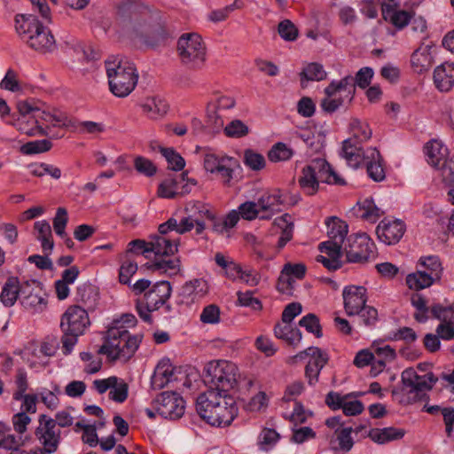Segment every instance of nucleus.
Here are the masks:
<instances>
[{
    "instance_id": "obj_56",
    "label": "nucleus",
    "mask_w": 454,
    "mask_h": 454,
    "mask_svg": "<svg viewBox=\"0 0 454 454\" xmlns=\"http://www.w3.org/2000/svg\"><path fill=\"white\" fill-rule=\"evenodd\" d=\"M232 163H235L233 158L223 157L222 160V165L215 172L220 176L222 182L225 186H230L233 178L234 169L232 168Z\"/></svg>"
},
{
    "instance_id": "obj_2",
    "label": "nucleus",
    "mask_w": 454,
    "mask_h": 454,
    "mask_svg": "<svg viewBox=\"0 0 454 454\" xmlns=\"http://www.w3.org/2000/svg\"><path fill=\"white\" fill-rule=\"evenodd\" d=\"M373 70L371 67H362L356 77L346 75L340 80H333L325 89V98L321 100V108L333 114L340 107L350 104L356 94V86L361 89L367 88L373 77Z\"/></svg>"
},
{
    "instance_id": "obj_20",
    "label": "nucleus",
    "mask_w": 454,
    "mask_h": 454,
    "mask_svg": "<svg viewBox=\"0 0 454 454\" xmlns=\"http://www.w3.org/2000/svg\"><path fill=\"white\" fill-rule=\"evenodd\" d=\"M402 382L404 387L409 388L408 393L414 395L411 397L412 402L420 399L427 390H430L436 382L433 374L419 376L412 369L404 370L402 372Z\"/></svg>"
},
{
    "instance_id": "obj_47",
    "label": "nucleus",
    "mask_w": 454,
    "mask_h": 454,
    "mask_svg": "<svg viewBox=\"0 0 454 454\" xmlns=\"http://www.w3.org/2000/svg\"><path fill=\"white\" fill-rule=\"evenodd\" d=\"M244 3L241 0H235L231 4L226 5L223 8L213 10L208 13V20L217 23L225 20L229 15L235 10L241 9Z\"/></svg>"
},
{
    "instance_id": "obj_35",
    "label": "nucleus",
    "mask_w": 454,
    "mask_h": 454,
    "mask_svg": "<svg viewBox=\"0 0 454 454\" xmlns=\"http://www.w3.org/2000/svg\"><path fill=\"white\" fill-rule=\"evenodd\" d=\"M411 67L417 73L427 71L433 65L431 47L429 45L418 48L411 57Z\"/></svg>"
},
{
    "instance_id": "obj_13",
    "label": "nucleus",
    "mask_w": 454,
    "mask_h": 454,
    "mask_svg": "<svg viewBox=\"0 0 454 454\" xmlns=\"http://www.w3.org/2000/svg\"><path fill=\"white\" fill-rule=\"evenodd\" d=\"M171 294L172 287L168 281H159L153 285L142 297L136 301V310L140 318L148 324H152L151 313L165 305Z\"/></svg>"
},
{
    "instance_id": "obj_51",
    "label": "nucleus",
    "mask_w": 454,
    "mask_h": 454,
    "mask_svg": "<svg viewBox=\"0 0 454 454\" xmlns=\"http://www.w3.org/2000/svg\"><path fill=\"white\" fill-rule=\"evenodd\" d=\"M430 313L434 318L438 319L441 323H454V307L436 303L431 306Z\"/></svg>"
},
{
    "instance_id": "obj_10",
    "label": "nucleus",
    "mask_w": 454,
    "mask_h": 454,
    "mask_svg": "<svg viewBox=\"0 0 454 454\" xmlns=\"http://www.w3.org/2000/svg\"><path fill=\"white\" fill-rule=\"evenodd\" d=\"M351 137L342 143V156L352 168H358L364 160V144L372 137V131L366 122L353 119L350 122Z\"/></svg>"
},
{
    "instance_id": "obj_39",
    "label": "nucleus",
    "mask_w": 454,
    "mask_h": 454,
    "mask_svg": "<svg viewBox=\"0 0 454 454\" xmlns=\"http://www.w3.org/2000/svg\"><path fill=\"white\" fill-rule=\"evenodd\" d=\"M20 286L18 278L10 277L3 286L0 301L5 307H12L20 295Z\"/></svg>"
},
{
    "instance_id": "obj_49",
    "label": "nucleus",
    "mask_w": 454,
    "mask_h": 454,
    "mask_svg": "<svg viewBox=\"0 0 454 454\" xmlns=\"http://www.w3.org/2000/svg\"><path fill=\"white\" fill-rule=\"evenodd\" d=\"M235 211L239 215V220L241 217L247 221H252L258 217L260 218V213L262 212L259 207L258 201H246L240 204L238 207V210Z\"/></svg>"
},
{
    "instance_id": "obj_16",
    "label": "nucleus",
    "mask_w": 454,
    "mask_h": 454,
    "mask_svg": "<svg viewBox=\"0 0 454 454\" xmlns=\"http://www.w3.org/2000/svg\"><path fill=\"white\" fill-rule=\"evenodd\" d=\"M347 262L364 263L375 256V244L366 233L351 234L343 246Z\"/></svg>"
},
{
    "instance_id": "obj_42",
    "label": "nucleus",
    "mask_w": 454,
    "mask_h": 454,
    "mask_svg": "<svg viewBox=\"0 0 454 454\" xmlns=\"http://www.w3.org/2000/svg\"><path fill=\"white\" fill-rule=\"evenodd\" d=\"M306 267L302 263H286L285 264L281 275L279 277V284L286 282L288 285L292 284L293 278L301 279L305 276Z\"/></svg>"
},
{
    "instance_id": "obj_64",
    "label": "nucleus",
    "mask_w": 454,
    "mask_h": 454,
    "mask_svg": "<svg viewBox=\"0 0 454 454\" xmlns=\"http://www.w3.org/2000/svg\"><path fill=\"white\" fill-rule=\"evenodd\" d=\"M178 181L175 178L164 180L159 186L158 193L162 198L172 199L178 193Z\"/></svg>"
},
{
    "instance_id": "obj_5",
    "label": "nucleus",
    "mask_w": 454,
    "mask_h": 454,
    "mask_svg": "<svg viewBox=\"0 0 454 454\" xmlns=\"http://www.w3.org/2000/svg\"><path fill=\"white\" fill-rule=\"evenodd\" d=\"M15 29L21 40L35 51L46 53L56 48L55 38L51 30L32 14H17Z\"/></svg>"
},
{
    "instance_id": "obj_46",
    "label": "nucleus",
    "mask_w": 454,
    "mask_h": 454,
    "mask_svg": "<svg viewBox=\"0 0 454 454\" xmlns=\"http://www.w3.org/2000/svg\"><path fill=\"white\" fill-rule=\"evenodd\" d=\"M294 152L282 142L276 143L269 151L268 158L271 162L286 161L290 160Z\"/></svg>"
},
{
    "instance_id": "obj_3",
    "label": "nucleus",
    "mask_w": 454,
    "mask_h": 454,
    "mask_svg": "<svg viewBox=\"0 0 454 454\" xmlns=\"http://www.w3.org/2000/svg\"><path fill=\"white\" fill-rule=\"evenodd\" d=\"M196 410L202 419L215 427L229 426L238 414L234 398L215 389H208L198 396Z\"/></svg>"
},
{
    "instance_id": "obj_22",
    "label": "nucleus",
    "mask_w": 454,
    "mask_h": 454,
    "mask_svg": "<svg viewBox=\"0 0 454 454\" xmlns=\"http://www.w3.org/2000/svg\"><path fill=\"white\" fill-rule=\"evenodd\" d=\"M161 224L159 226V234L151 238L150 249L155 254V258L161 256H171L178 250L179 239H173L168 234L175 230L160 231Z\"/></svg>"
},
{
    "instance_id": "obj_17",
    "label": "nucleus",
    "mask_w": 454,
    "mask_h": 454,
    "mask_svg": "<svg viewBox=\"0 0 454 454\" xmlns=\"http://www.w3.org/2000/svg\"><path fill=\"white\" fill-rule=\"evenodd\" d=\"M35 435L42 445L41 448H37L39 453L52 454L58 450L61 440V431L56 427V422L53 419L45 414H41Z\"/></svg>"
},
{
    "instance_id": "obj_27",
    "label": "nucleus",
    "mask_w": 454,
    "mask_h": 454,
    "mask_svg": "<svg viewBox=\"0 0 454 454\" xmlns=\"http://www.w3.org/2000/svg\"><path fill=\"white\" fill-rule=\"evenodd\" d=\"M366 165L367 174L374 182H381L386 177L382 157L375 147L366 149L364 160L362 161Z\"/></svg>"
},
{
    "instance_id": "obj_43",
    "label": "nucleus",
    "mask_w": 454,
    "mask_h": 454,
    "mask_svg": "<svg viewBox=\"0 0 454 454\" xmlns=\"http://www.w3.org/2000/svg\"><path fill=\"white\" fill-rule=\"evenodd\" d=\"M288 215H284L275 220V223L281 228V232L277 243V248L281 250L293 239L294 223H288Z\"/></svg>"
},
{
    "instance_id": "obj_44",
    "label": "nucleus",
    "mask_w": 454,
    "mask_h": 454,
    "mask_svg": "<svg viewBox=\"0 0 454 454\" xmlns=\"http://www.w3.org/2000/svg\"><path fill=\"white\" fill-rule=\"evenodd\" d=\"M411 305L416 309L414 318L419 323H426L428 319V313L430 308L427 306V301L424 296L419 294H413L411 297Z\"/></svg>"
},
{
    "instance_id": "obj_45",
    "label": "nucleus",
    "mask_w": 454,
    "mask_h": 454,
    "mask_svg": "<svg viewBox=\"0 0 454 454\" xmlns=\"http://www.w3.org/2000/svg\"><path fill=\"white\" fill-rule=\"evenodd\" d=\"M434 282L435 281L432 279V278L427 276V273H422L418 270L409 274L406 277V284L409 288L416 291L427 288L431 286Z\"/></svg>"
},
{
    "instance_id": "obj_15",
    "label": "nucleus",
    "mask_w": 454,
    "mask_h": 454,
    "mask_svg": "<svg viewBox=\"0 0 454 454\" xmlns=\"http://www.w3.org/2000/svg\"><path fill=\"white\" fill-rule=\"evenodd\" d=\"M13 429L19 435L12 433L10 426L0 421V449L17 450L25 443L22 434L31 423V418L24 411L14 414L12 418Z\"/></svg>"
},
{
    "instance_id": "obj_52",
    "label": "nucleus",
    "mask_w": 454,
    "mask_h": 454,
    "mask_svg": "<svg viewBox=\"0 0 454 454\" xmlns=\"http://www.w3.org/2000/svg\"><path fill=\"white\" fill-rule=\"evenodd\" d=\"M299 325L304 327L307 332L313 333L317 338L323 336L319 318L313 313H309L299 321Z\"/></svg>"
},
{
    "instance_id": "obj_58",
    "label": "nucleus",
    "mask_w": 454,
    "mask_h": 454,
    "mask_svg": "<svg viewBox=\"0 0 454 454\" xmlns=\"http://www.w3.org/2000/svg\"><path fill=\"white\" fill-rule=\"evenodd\" d=\"M221 311L220 308L215 304L206 306L200 316V319L203 324L215 325L220 322Z\"/></svg>"
},
{
    "instance_id": "obj_6",
    "label": "nucleus",
    "mask_w": 454,
    "mask_h": 454,
    "mask_svg": "<svg viewBox=\"0 0 454 454\" xmlns=\"http://www.w3.org/2000/svg\"><path fill=\"white\" fill-rule=\"evenodd\" d=\"M141 342L139 335H131L126 326L117 323L106 331L104 344L98 352L111 360L128 361L137 351Z\"/></svg>"
},
{
    "instance_id": "obj_21",
    "label": "nucleus",
    "mask_w": 454,
    "mask_h": 454,
    "mask_svg": "<svg viewBox=\"0 0 454 454\" xmlns=\"http://www.w3.org/2000/svg\"><path fill=\"white\" fill-rule=\"evenodd\" d=\"M22 306L32 312H42L46 309L47 301L42 295L40 283L36 280L25 281L20 286Z\"/></svg>"
},
{
    "instance_id": "obj_33",
    "label": "nucleus",
    "mask_w": 454,
    "mask_h": 454,
    "mask_svg": "<svg viewBox=\"0 0 454 454\" xmlns=\"http://www.w3.org/2000/svg\"><path fill=\"white\" fill-rule=\"evenodd\" d=\"M274 334L278 339L286 341L288 345L296 347L301 340V333L298 328L293 327L292 323L280 321L274 326Z\"/></svg>"
},
{
    "instance_id": "obj_12",
    "label": "nucleus",
    "mask_w": 454,
    "mask_h": 454,
    "mask_svg": "<svg viewBox=\"0 0 454 454\" xmlns=\"http://www.w3.org/2000/svg\"><path fill=\"white\" fill-rule=\"evenodd\" d=\"M239 369L235 364L227 360H213L206 366V381L209 389L228 393L238 383Z\"/></svg>"
},
{
    "instance_id": "obj_9",
    "label": "nucleus",
    "mask_w": 454,
    "mask_h": 454,
    "mask_svg": "<svg viewBox=\"0 0 454 454\" xmlns=\"http://www.w3.org/2000/svg\"><path fill=\"white\" fill-rule=\"evenodd\" d=\"M90 324L88 312L82 307L74 305L66 310L60 322V328L63 333L61 343L64 355L71 354L77 343L78 337L84 333Z\"/></svg>"
},
{
    "instance_id": "obj_30",
    "label": "nucleus",
    "mask_w": 454,
    "mask_h": 454,
    "mask_svg": "<svg viewBox=\"0 0 454 454\" xmlns=\"http://www.w3.org/2000/svg\"><path fill=\"white\" fill-rule=\"evenodd\" d=\"M174 367L168 358L161 359L156 365L151 379V385L153 389L165 387L173 379Z\"/></svg>"
},
{
    "instance_id": "obj_26",
    "label": "nucleus",
    "mask_w": 454,
    "mask_h": 454,
    "mask_svg": "<svg viewBox=\"0 0 454 454\" xmlns=\"http://www.w3.org/2000/svg\"><path fill=\"white\" fill-rule=\"evenodd\" d=\"M381 14L387 22L399 30L404 28L412 19L411 12L399 10L395 3H383L381 4Z\"/></svg>"
},
{
    "instance_id": "obj_60",
    "label": "nucleus",
    "mask_w": 454,
    "mask_h": 454,
    "mask_svg": "<svg viewBox=\"0 0 454 454\" xmlns=\"http://www.w3.org/2000/svg\"><path fill=\"white\" fill-rule=\"evenodd\" d=\"M279 439V434L270 428H265L259 436L260 449L268 451Z\"/></svg>"
},
{
    "instance_id": "obj_23",
    "label": "nucleus",
    "mask_w": 454,
    "mask_h": 454,
    "mask_svg": "<svg viewBox=\"0 0 454 454\" xmlns=\"http://www.w3.org/2000/svg\"><path fill=\"white\" fill-rule=\"evenodd\" d=\"M344 309L348 316H356L367 301L366 288L358 286H346L342 292Z\"/></svg>"
},
{
    "instance_id": "obj_14",
    "label": "nucleus",
    "mask_w": 454,
    "mask_h": 454,
    "mask_svg": "<svg viewBox=\"0 0 454 454\" xmlns=\"http://www.w3.org/2000/svg\"><path fill=\"white\" fill-rule=\"evenodd\" d=\"M177 52L183 65L190 69H201L206 62V46L200 35H182L177 42Z\"/></svg>"
},
{
    "instance_id": "obj_40",
    "label": "nucleus",
    "mask_w": 454,
    "mask_h": 454,
    "mask_svg": "<svg viewBox=\"0 0 454 454\" xmlns=\"http://www.w3.org/2000/svg\"><path fill=\"white\" fill-rule=\"evenodd\" d=\"M141 107L143 112L151 119L163 116L168 109L166 101L157 97L147 98L141 105Z\"/></svg>"
},
{
    "instance_id": "obj_4",
    "label": "nucleus",
    "mask_w": 454,
    "mask_h": 454,
    "mask_svg": "<svg viewBox=\"0 0 454 454\" xmlns=\"http://www.w3.org/2000/svg\"><path fill=\"white\" fill-rule=\"evenodd\" d=\"M17 108L22 117H27V121L33 124L31 128H27V125L20 123V129L28 136H50L51 126L66 125L65 115L45 111L43 109V104L34 99L19 101Z\"/></svg>"
},
{
    "instance_id": "obj_11",
    "label": "nucleus",
    "mask_w": 454,
    "mask_h": 454,
    "mask_svg": "<svg viewBox=\"0 0 454 454\" xmlns=\"http://www.w3.org/2000/svg\"><path fill=\"white\" fill-rule=\"evenodd\" d=\"M117 23L124 34L139 35L146 26L147 12L137 0H121L117 5Z\"/></svg>"
},
{
    "instance_id": "obj_25",
    "label": "nucleus",
    "mask_w": 454,
    "mask_h": 454,
    "mask_svg": "<svg viewBox=\"0 0 454 454\" xmlns=\"http://www.w3.org/2000/svg\"><path fill=\"white\" fill-rule=\"evenodd\" d=\"M424 153L427 163L439 170L449 160V150L440 139L433 138L426 143Z\"/></svg>"
},
{
    "instance_id": "obj_59",
    "label": "nucleus",
    "mask_w": 454,
    "mask_h": 454,
    "mask_svg": "<svg viewBox=\"0 0 454 454\" xmlns=\"http://www.w3.org/2000/svg\"><path fill=\"white\" fill-rule=\"evenodd\" d=\"M128 394V384L118 378L117 383H115L114 387H111L109 398L116 403H121L126 401Z\"/></svg>"
},
{
    "instance_id": "obj_61",
    "label": "nucleus",
    "mask_w": 454,
    "mask_h": 454,
    "mask_svg": "<svg viewBox=\"0 0 454 454\" xmlns=\"http://www.w3.org/2000/svg\"><path fill=\"white\" fill-rule=\"evenodd\" d=\"M68 215L67 209L65 207H59L52 221L54 231L58 236H65Z\"/></svg>"
},
{
    "instance_id": "obj_57",
    "label": "nucleus",
    "mask_w": 454,
    "mask_h": 454,
    "mask_svg": "<svg viewBox=\"0 0 454 454\" xmlns=\"http://www.w3.org/2000/svg\"><path fill=\"white\" fill-rule=\"evenodd\" d=\"M278 32L282 39L288 42H294L298 37V28L289 20H284L278 26Z\"/></svg>"
},
{
    "instance_id": "obj_54",
    "label": "nucleus",
    "mask_w": 454,
    "mask_h": 454,
    "mask_svg": "<svg viewBox=\"0 0 454 454\" xmlns=\"http://www.w3.org/2000/svg\"><path fill=\"white\" fill-rule=\"evenodd\" d=\"M301 78L307 81H322L326 78V72L322 65L318 63H310L304 67L301 73Z\"/></svg>"
},
{
    "instance_id": "obj_24",
    "label": "nucleus",
    "mask_w": 454,
    "mask_h": 454,
    "mask_svg": "<svg viewBox=\"0 0 454 454\" xmlns=\"http://www.w3.org/2000/svg\"><path fill=\"white\" fill-rule=\"evenodd\" d=\"M405 225L401 220H382L377 226V235L387 245L396 244L403 236Z\"/></svg>"
},
{
    "instance_id": "obj_19",
    "label": "nucleus",
    "mask_w": 454,
    "mask_h": 454,
    "mask_svg": "<svg viewBox=\"0 0 454 454\" xmlns=\"http://www.w3.org/2000/svg\"><path fill=\"white\" fill-rule=\"evenodd\" d=\"M157 412L163 418L171 420L180 419L185 409V402L176 392H163L154 401Z\"/></svg>"
},
{
    "instance_id": "obj_1",
    "label": "nucleus",
    "mask_w": 454,
    "mask_h": 454,
    "mask_svg": "<svg viewBox=\"0 0 454 454\" xmlns=\"http://www.w3.org/2000/svg\"><path fill=\"white\" fill-rule=\"evenodd\" d=\"M191 214L183 217L179 222L176 218H169L167 222L161 223L160 231L163 233L167 230H175L176 234H184L195 227L197 235L203 233L206 224L205 219L212 222V230L217 234L231 237V230L239 223V215L235 210L229 212L223 218H216L207 207L200 202L191 205L186 207Z\"/></svg>"
},
{
    "instance_id": "obj_28",
    "label": "nucleus",
    "mask_w": 454,
    "mask_h": 454,
    "mask_svg": "<svg viewBox=\"0 0 454 454\" xmlns=\"http://www.w3.org/2000/svg\"><path fill=\"white\" fill-rule=\"evenodd\" d=\"M284 203L282 193L276 190L271 192H266L258 199V205L262 211L260 219L268 220L273 215L281 210L280 206Z\"/></svg>"
},
{
    "instance_id": "obj_8",
    "label": "nucleus",
    "mask_w": 454,
    "mask_h": 454,
    "mask_svg": "<svg viewBox=\"0 0 454 454\" xmlns=\"http://www.w3.org/2000/svg\"><path fill=\"white\" fill-rule=\"evenodd\" d=\"M320 182L336 185L346 184L345 180L325 159L317 158L301 169L298 183L305 194L312 196L318 191Z\"/></svg>"
},
{
    "instance_id": "obj_38",
    "label": "nucleus",
    "mask_w": 454,
    "mask_h": 454,
    "mask_svg": "<svg viewBox=\"0 0 454 454\" xmlns=\"http://www.w3.org/2000/svg\"><path fill=\"white\" fill-rule=\"evenodd\" d=\"M404 435V430L395 427L372 428L369 431L368 436L379 444L399 440Z\"/></svg>"
},
{
    "instance_id": "obj_31",
    "label": "nucleus",
    "mask_w": 454,
    "mask_h": 454,
    "mask_svg": "<svg viewBox=\"0 0 454 454\" xmlns=\"http://www.w3.org/2000/svg\"><path fill=\"white\" fill-rule=\"evenodd\" d=\"M353 212L357 217L371 223H376L384 214V211L375 205L372 198L359 200L353 207Z\"/></svg>"
},
{
    "instance_id": "obj_53",
    "label": "nucleus",
    "mask_w": 454,
    "mask_h": 454,
    "mask_svg": "<svg viewBox=\"0 0 454 454\" xmlns=\"http://www.w3.org/2000/svg\"><path fill=\"white\" fill-rule=\"evenodd\" d=\"M162 155L168 163V168L175 171L182 170L185 166L184 159L172 148H160Z\"/></svg>"
},
{
    "instance_id": "obj_50",
    "label": "nucleus",
    "mask_w": 454,
    "mask_h": 454,
    "mask_svg": "<svg viewBox=\"0 0 454 454\" xmlns=\"http://www.w3.org/2000/svg\"><path fill=\"white\" fill-rule=\"evenodd\" d=\"M76 296L79 301L88 308H92L96 303L98 294L95 292L94 286L83 284L77 287Z\"/></svg>"
},
{
    "instance_id": "obj_29",
    "label": "nucleus",
    "mask_w": 454,
    "mask_h": 454,
    "mask_svg": "<svg viewBox=\"0 0 454 454\" xmlns=\"http://www.w3.org/2000/svg\"><path fill=\"white\" fill-rule=\"evenodd\" d=\"M434 82L442 92L450 91L454 86V64L444 62L434 71Z\"/></svg>"
},
{
    "instance_id": "obj_37",
    "label": "nucleus",
    "mask_w": 454,
    "mask_h": 454,
    "mask_svg": "<svg viewBox=\"0 0 454 454\" xmlns=\"http://www.w3.org/2000/svg\"><path fill=\"white\" fill-rule=\"evenodd\" d=\"M325 223L328 228L329 239L327 241L343 245L348 231L347 223L338 217L328 218Z\"/></svg>"
},
{
    "instance_id": "obj_18",
    "label": "nucleus",
    "mask_w": 454,
    "mask_h": 454,
    "mask_svg": "<svg viewBox=\"0 0 454 454\" xmlns=\"http://www.w3.org/2000/svg\"><path fill=\"white\" fill-rule=\"evenodd\" d=\"M309 357L308 364L305 367V377L310 386L317 383L320 372L329 360L326 352L317 347H309L303 351L292 357L294 360H303Z\"/></svg>"
},
{
    "instance_id": "obj_32",
    "label": "nucleus",
    "mask_w": 454,
    "mask_h": 454,
    "mask_svg": "<svg viewBox=\"0 0 454 454\" xmlns=\"http://www.w3.org/2000/svg\"><path fill=\"white\" fill-rule=\"evenodd\" d=\"M153 271H158L160 274H165L169 277L177 275L181 270V262L179 258L170 256H161L155 258L148 266Z\"/></svg>"
},
{
    "instance_id": "obj_36",
    "label": "nucleus",
    "mask_w": 454,
    "mask_h": 454,
    "mask_svg": "<svg viewBox=\"0 0 454 454\" xmlns=\"http://www.w3.org/2000/svg\"><path fill=\"white\" fill-rule=\"evenodd\" d=\"M418 271L427 273L434 281H439L442 273V267L440 259L436 255L421 257L418 262Z\"/></svg>"
},
{
    "instance_id": "obj_41",
    "label": "nucleus",
    "mask_w": 454,
    "mask_h": 454,
    "mask_svg": "<svg viewBox=\"0 0 454 454\" xmlns=\"http://www.w3.org/2000/svg\"><path fill=\"white\" fill-rule=\"evenodd\" d=\"M183 294L192 301L203 298L208 293L207 282L203 278H195L186 282L182 287Z\"/></svg>"
},
{
    "instance_id": "obj_62",
    "label": "nucleus",
    "mask_w": 454,
    "mask_h": 454,
    "mask_svg": "<svg viewBox=\"0 0 454 454\" xmlns=\"http://www.w3.org/2000/svg\"><path fill=\"white\" fill-rule=\"evenodd\" d=\"M238 301L240 306L249 307L254 310H261L262 309V302L259 299L254 297L253 291L238 292Z\"/></svg>"
},
{
    "instance_id": "obj_55",
    "label": "nucleus",
    "mask_w": 454,
    "mask_h": 454,
    "mask_svg": "<svg viewBox=\"0 0 454 454\" xmlns=\"http://www.w3.org/2000/svg\"><path fill=\"white\" fill-rule=\"evenodd\" d=\"M244 163L252 170L259 171L265 167V159L261 153L247 149L244 152Z\"/></svg>"
},
{
    "instance_id": "obj_34",
    "label": "nucleus",
    "mask_w": 454,
    "mask_h": 454,
    "mask_svg": "<svg viewBox=\"0 0 454 454\" xmlns=\"http://www.w3.org/2000/svg\"><path fill=\"white\" fill-rule=\"evenodd\" d=\"M34 228L36 231L35 238L40 241L43 254H51L54 247V241L50 223L46 220L37 221L35 223Z\"/></svg>"
},
{
    "instance_id": "obj_63",
    "label": "nucleus",
    "mask_w": 454,
    "mask_h": 454,
    "mask_svg": "<svg viewBox=\"0 0 454 454\" xmlns=\"http://www.w3.org/2000/svg\"><path fill=\"white\" fill-rule=\"evenodd\" d=\"M356 316H359L360 320L365 326L375 325L379 319L378 310L374 307L366 304L359 309Z\"/></svg>"
},
{
    "instance_id": "obj_7",
    "label": "nucleus",
    "mask_w": 454,
    "mask_h": 454,
    "mask_svg": "<svg viewBox=\"0 0 454 454\" xmlns=\"http://www.w3.org/2000/svg\"><path fill=\"white\" fill-rule=\"evenodd\" d=\"M109 89L118 98L129 96L137 86L138 74L135 66L119 57L112 56L105 61Z\"/></svg>"
},
{
    "instance_id": "obj_48",
    "label": "nucleus",
    "mask_w": 454,
    "mask_h": 454,
    "mask_svg": "<svg viewBox=\"0 0 454 454\" xmlns=\"http://www.w3.org/2000/svg\"><path fill=\"white\" fill-rule=\"evenodd\" d=\"M249 131V127L240 120H233L223 128L224 135L231 138L244 137Z\"/></svg>"
}]
</instances>
